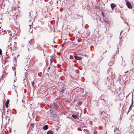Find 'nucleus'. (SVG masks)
Masks as SVG:
<instances>
[{
	"instance_id": "nucleus-1",
	"label": "nucleus",
	"mask_w": 134,
	"mask_h": 134,
	"mask_svg": "<svg viewBox=\"0 0 134 134\" xmlns=\"http://www.w3.org/2000/svg\"><path fill=\"white\" fill-rule=\"evenodd\" d=\"M126 4L129 8H132V6L130 2H126Z\"/></svg>"
},
{
	"instance_id": "nucleus-2",
	"label": "nucleus",
	"mask_w": 134,
	"mask_h": 134,
	"mask_svg": "<svg viewBox=\"0 0 134 134\" xmlns=\"http://www.w3.org/2000/svg\"><path fill=\"white\" fill-rule=\"evenodd\" d=\"M116 5L113 3H111L110 4V6L112 9H113L116 7Z\"/></svg>"
},
{
	"instance_id": "nucleus-3",
	"label": "nucleus",
	"mask_w": 134,
	"mask_h": 134,
	"mask_svg": "<svg viewBox=\"0 0 134 134\" xmlns=\"http://www.w3.org/2000/svg\"><path fill=\"white\" fill-rule=\"evenodd\" d=\"M74 57L76 60H80L82 59L81 57L77 56H75Z\"/></svg>"
},
{
	"instance_id": "nucleus-4",
	"label": "nucleus",
	"mask_w": 134,
	"mask_h": 134,
	"mask_svg": "<svg viewBox=\"0 0 134 134\" xmlns=\"http://www.w3.org/2000/svg\"><path fill=\"white\" fill-rule=\"evenodd\" d=\"M48 128V126L47 125H45L43 127V130H47Z\"/></svg>"
},
{
	"instance_id": "nucleus-5",
	"label": "nucleus",
	"mask_w": 134,
	"mask_h": 134,
	"mask_svg": "<svg viewBox=\"0 0 134 134\" xmlns=\"http://www.w3.org/2000/svg\"><path fill=\"white\" fill-rule=\"evenodd\" d=\"M9 100H7V101L6 103H5L6 107L7 108H8V105L9 103Z\"/></svg>"
},
{
	"instance_id": "nucleus-6",
	"label": "nucleus",
	"mask_w": 134,
	"mask_h": 134,
	"mask_svg": "<svg viewBox=\"0 0 134 134\" xmlns=\"http://www.w3.org/2000/svg\"><path fill=\"white\" fill-rule=\"evenodd\" d=\"M72 117L75 119H77V116L74 114L72 115Z\"/></svg>"
},
{
	"instance_id": "nucleus-7",
	"label": "nucleus",
	"mask_w": 134,
	"mask_h": 134,
	"mask_svg": "<svg viewBox=\"0 0 134 134\" xmlns=\"http://www.w3.org/2000/svg\"><path fill=\"white\" fill-rule=\"evenodd\" d=\"M64 92V90L63 89H62L60 91L59 93L60 94H62Z\"/></svg>"
},
{
	"instance_id": "nucleus-8",
	"label": "nucleus",
	"mask_w": 134,
	"mask_h": 134,
	"mask_svg": "<svg viewBox=\"0 0 134 134\" xmlns=\"http://www.w3.org/2000/svg\"><path fill=\"white\" fill-rule=\"evenodd\" d=\"M47 134H53V133L50 131H49L47 132Z\"/></svg>"
},
{
	"instance_id": "nucleus-9",
	"label": "nucleus",
	"mask_w": 134,
	"mask_h": 134,
	"mask_svg": "<svg viewBox=\"0 0 134 134\" xmlns=\"http://www.w3.org/2000/svg\"><path fill=\"white\" fill-rule=\"evenodd\" d=\"M78 104L79 105H81L82 104V102L81 101H79V102H78Z\"/></svg>"
},
{
	"instance_id": "nucleus-10",
	"label": "nucleus",
	"mask_w": 134,
	"mask_h": 134,
	"mask_svg": "<svg viewBox=\"0 0 134 134\" xmlns=\"http://www.w3.org/2000/svg\"><path fill=\"white\" fill-rule=\"evenodd\" d=\"M34 85V81H32L31 82V85L33 87Z\"/></svg>"
},
{
	"instance_id": "nucleus-11",
	"label": "nucleus",
	"mask_w": 134,
	"mask_h": 134,
	"mask_svg": "<svg viewBox=\"0 0 134 134\" xmlns=\"http://www.w3.org/2000/svg\"><path fill=\"white\" fill-rule=\"evenodd\" d=\"M102 16L103 17H105V16H104V13L103 12H102Z\"/></svg>"
},
{
	"instance_id": "nucleus-12",
	"label": "nucleus",
	"mask_w": 134,
	"mask_h": 134,
	"mask_svg": "<svg viewBox=\"0 0 134 134\" xmlns=\"http://www.w3.org/2000/svg\"><path fill=\"white\" fill-rule=\"evenodd\" d=\"M2 54V51L1 49L0 48V54L1 55Z\"/></svg>"
},
{
	"instance_id": "nucleus-13",
	"label": "nucleus",
	"mask_w": 134,
	"mask_h": 134,
	"mask_svg": "<svg viewBox=\"0 0 134 134\" xmlns=\"http://www.w3.org/2000/svg\"><path fill=\"white\" fill-rule=\"evenodd\" d=\"M31 125L32 127H34V124H31Z\"/></svg>"
},
{
	"instance_id": "nucleus-14",
	"label": "nucleus",
	"mask_w": 134,
	"mask_h": 134,
	"mask_svg": "<svg viewBox=\"0 0 134 134\" xmlns=\"http://www.w3.org/2000/svg\"><path fill=\"white\" fill-rule=\"evenodd\" d=\"M50 62L51 64L52 63V60L51 59L50 60Z\"/></svg>"
},
{
	"instance_id": "nucleus-15",
	"label": "nucleus",
	"mask_w": 134,
	"mask_h": 134,
	"mask_svg": "<svg viewBox=\"0 0 134 134\" xmlns=\"http://www.w3.org/2000/svg\"><path fill=\"white\" fill-rule=\"evenodd\" d=\"M108 23V21H105V23Z\"/></svg>"
},
{
	"instance_id": "nucleus-16",
	"label": "nucleus",
	"mask_w": 134,
	"mask_h": 134,
	"mask_svg": "<svg viewBox=\"0 0 134 134\" xmlns=\"http://www.w3.org/2000/svg\"><path fill=\"white\" fill-rule=\"evenodd\" d=\"M102 100H103L104 102H105V100L104 99H102Z\"/></svg>"
},
{
	"instance_id": "nucleus-17",
	"label": "nucleus",
	"mask_w": 134,
	"mask_h": 134,
	"mask_svg": "<svg viewBox=\"0 0 134 134\" xmlns=\"http://www.w3.org/2000/svg\"><path fill=\"white\" fill-rule=\"evenodd\" d=\"M12 68L13 69V70H14V69H15L14 68V67H12Z\"/></svg>"
},
{
	"instance_id": "nucleus-18",
	"label": "nucleus",
	"mask_w": 134,
	"mask_h": 134,
	"mask_svg": "<svg viewBox=\"0 0 134 134\" xmlns=\"http://www.w3.org/2000/svg\"><path fill=\"white\" fill-rule=\"evenodd\" d=\"M14 43H15V44H16V43L15 42Z\"/></svg>"
},
{
	"instance_id": "nucleus-19",
	"label": "nucleus",
	"mask_w": 134,
	"mask_h": 134,
	"mask_svg": "<svg viewBox=\"0 0 134 134\" xmlns=\"http://www.w3.org/2000/svg\"><path fill=\"white\" fill-rule=\"evenodd\" d=\"M30 21H29V22Z\"/></svg>"
}]
</instances>
